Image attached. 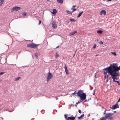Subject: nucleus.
<instances>
[{"label":"nucleus","mask_w":120,"mask_h":120,"mask_svg":"<svg viewBox=\"0 0 120 120\" xmlns=\"http://www.w3.org/2000/svg\"><path fill=\"white\" fill-rule=\"evenodd\" d=\"M113 69L110 67L108 68V73L109 74V75L111 76L112 78L113 79V82H116V81L115 80V77H116L118 75L117 73V71L120 70V66L118 67L117 66L116 68H115L114 66L113 67Z\"/></svg>","instance_id":"nucleus-1"},{"label":"nucleus","mask_w":120,"mask_h":120,"mask_svg":"<svg viewBox=\"0 0 120 120\" xmlns=\"http://www.w3.org/2000/svg\"><path fill=\"white\" fill-rule=\"evenodd\" d=\"M82 91L81 90H79L78 91L77 90L75 91V92L73 93L72 94L74 95L75 94H77V96L78 97H80L81 95Z\"/></svg>","instance_id":"nucleus-2"},{"label":"nucleus","mask_w":120,"mask_h":120,"mask_svg":"<svg viewBox=\"0 0 120 120\" xmlns=\"http://www.w3.org/2000/svg\"><path fill=\"white\" fill-rule=\"evenodd\" d=\"M53 77L52 74L49 72L47 74V81L48 82Z\"/></svg>","instance_id":"nucleus-3"},{"label":"nucleus","mask_w":120,"mask_h":120,"mask_svg":"<svg viewBox=\"0 0 120 120\" xmlns=\"http://www.w3.org/2000/svg\"><path fill=\"white\" fill-rule=\"evenodd\" d=\"M27 46L28 47L34 48H36L38 46L37 45L34 43L28 44L27 45Z\"/></svg>","instance_id":"nucleus-4"},{"label":"nucleus","mask_w":120,"mask_h":120,"mask_svg":"<svg viewBox=\"0 0 120 120\" xmlns=\"http://www.w3.org/2000/svg\"><path fill=\"white\" fill-rule=\"evenodd\" d=\"M80 97V99L81 100L83 101L86 99V94L84 93H82Z\"/></svg>","instance_id":"nucleus-5"},{"label":"nucleus","mask_w":120,"mask_h":120,"mask_svg":"<svg viewBox=\"0 0 120 120\" xmlns=\"http://www.w3.org/2000/svg\"><path fill=\"white\" fill-rule=\"evenodd\" d=\"M113 66H114V67L115 68H116L117 67V64H111V65L109 67H108L107 71H106L105 72H104V74L105 75L106 74H107V73H108V72H107L108 71V68H109L110 67H111L112 68V69H113Z\"/></svg>","instance_id":"nucleus-6"},{"label":"nucleus","mask_w":120,"mask_h":120,"mask_svg":"<svg viewBox=\"0 0 120 120\" xmlns=\"http://www.w3.org/2000/svg\"><path fill=\"white\" fill-rule=\"evenodd\" d=\"M20 8L18 7H14L12 8L11 10V11L12 12H13L15 10L16 11H18L20 9Z\"/></svg>","instance_id":"nucleus-7"},{"label":"nucleus","mask_w":120,"mask_h":120,"mask_svg":"<svg viewBox=\"0 0 120 120\" xmlns=\"http://www.w3.org/2000/svg\"><path fill=\"white\" fill-rule=\"evenodd\" d=\"M119 106L118 105L117 103L114 105H112L111 107H110L112 109H114L117 108H119Z\"/></svg>","instance_id":"nucleus-8"},{"label":"nucleus","mask_w":120,"mask_h":120,"mask_svg":"<svg viewBox=\"0 0 120 120\" xmlns=\"http://www.w3.org/2000/svg\"><path fill=\"white\" fill-rule=\"evenodd\" d=\"M114 114V113H107L105 115V116L107 118H108L109 117L112 116V115H113Z\"/></svg>","instance_id":"nucleus-9"},{"label":"nucleus","mask_w":120,"mask_h":120,"mask_svg":"<svg viewBox=\"0 0 120 120\" xmlns=\"http://www.w3.org/2000/svg\"><path fill=\"white\" fill-rule=\"evenodd\" d=\"M52 27L54 29H56V28L57 26L56 24V23L55 22H53L52 23Z\"/></svg>","instance_id":"nucleus-10"},{"label":"nucleus","mask_w":120,"mask_h":120,"mask_svg":"<svg viewBox=\"0 0 120 120\" xmlns=\"http://www.w3.org/2000/svg\"><path fill=\"white\" fill-rule=\"evenodd\" d=\"M106 14V11H105V10H102L101 11L100 13V15H102L104 14V15H105Z\"/></svg>","instance_id":"nucleus-11"},{"label":"nucleus","mask_w":120,"mask_h":120,"mask_svg":"<svg viewBox=\"0 0 120 120\" xmlns=\"http://www.w3.org/2000/svg\"><path fill=\"white\" fill-rule=\"evenodd\" d=\"M75 119V117L74 116H70L67 119V120H74Z\"/></svg>","instance_id":"nucleus-12"},{"label":"nucleus","mask_w":120,"mask_h":120,"mask_svg":"<svg viewBox=\"0 0 120 120\" xmlns=\"http://www.w3.org/2000/svg\"><path fill=\"white\" fill-rule=\"evenodd\" d=\"M76 7L75 5H73L72 6V7L71 8V9L73 11L72 12H73L76 10V9L75 8Z\"/></svg>","instance_id":"nucleus-13"},{"label":"nucleus","mask_w":120,"mask_h":120,"mask_svg":"<svg viewBox=\"0 0 120 120\" xmlns=\"http://www.w3.org/2000/svg\"><path fill=\"white\" fill-rule=\"evenodd\" d=\"M64 68L65 69V71L66 72V74H69V71L67 70V68L66 66H65L64 67Z\"/></svg>","instance_id":"nucleus-14"},{"label":"nucleus","mask_w":120,"mask_h":120,"mask_svg":"<svg viewBox=\"0 0 120 120\" xmlns=\"http://www.w3.org/2000/svg\"><path fill=\"white\" fill-rule=\"evenodd\" d=\"M77 31H75L72 32L70 33L69 34V35L70 36L73 35L77 33Z\"/></svg>","instance_id":"nucleus-15"},{"label":"nucleus","mask_w":120,"mask_h":120,"mask_svg":"<svg viewBox=\"0 0 120 120\" xmlns=\"http://www.w3.org/2000/svg\"><path fill=\"white\" fill-rule=\"evenodd\" d=\"M57 2L59 3L62 4L63 3V0H57Z\"/></svg>","instance_id":"nucleus-16"},{"label":"nucleus","mask_w":120,"mask_h":120,"mask_svg":"<svg viewBox=\"0 0 120 120\" xmlns=\"http://www.w3.org/2000/svg\"><path fill=\"white\" fill-rule=\"evenodd\" d=\"M53 11L52 13L54 14H55L57 12V11L56 9H53Z\"/></svg>","instance_id":"nucleus-17"},{"label":"nucleus","mask_w":120,"mask_h":120,"mask_svg":"<svg viewBox=\"0 0 120 120\" xmlns=\"http://www.w3.org/2000/svg\"><path fill=\"white\" fill-rule=\"evenodd\" d=\"M103 32V31L101 30H98L97 31V33H98L99 34H101Z\"/></svg>","instance_id":"nucleus-18"},{"label":"nucleus","mask_w":120,"mask_h":120,"mask_svg":"<svg viewBox=\"0 0 120 120\" xmlns=\"http://www.w3.org/2000/svg\"><path fill=\"white\" fill-rule=\"evenodd\" d=\"M0 6H1L2 4H3L4 2V0H0Z\"/></svg>","instance_id":"nucleus-19"},{"label":"nucleus","mask_w":120,"mask_h":120,"mask_svg":"<svg viewBox=\"0 0 120 120\" xmlns=\"http://www.w3.org/2000/svg\"><path fill=\"white\" fill-rule=\"evenodd\" d=\"M84 114H82V115H81L80 116L78 117V119H80V118H81L83 117L84 116Z\"/></svg>","instance_id":"nucleus-20"},{"label":"nucleus","mask_w":120,"mask_h":120,"mask_svg":"<svg viewBox=\"0 0 120 120\" xmlns=\"http://www.w3.org/2000/svg\"><path fill=\"white\" fill-rule=\"evenodd\" d=\"M83 13V11H82V12H80V13H79L78 15V16H77V17H79L81 15H82V14Z\"/></svg>","instance_id":"nucleus-21"},{"label":"nucleus","mask_w":120,"mask_h":120,"mask_svg":"<svg viewBox=\"0 0 120 120\" xmlns=\"http://www.w3.org/2000/svg\"><path fill=\"white\" fill-rule=\"evenodd\" d=\"M101 120H106L107 119V118L105 116V117H103L102 118H101Z\"/></svg>","instance_id":"nucleus-22"},{"label":"nucleus","mask_w":120,"mask_h":120,"mask_svg":"<svg viewBox=\"0 0 120 120\" xmlns=\"http://www.w3.org/2000/svg\"><path fill=\"white\" fill-rule=\"evenodd\" d=\"M113 119V117H112L110 116L108 118V119L109 120H112Z\"/></svg>","instance_id":"nucleus-23"},{"label":"nucleus","mask_w":120,"mask_h":120,"mask_svg":"<svg viewBox=\"0 0 120 120\" xmlns=\"http://www.w3.org/2000/svg\"><path fill=\"white\" fill-rule=\"evenodd\" d=\"M66 12L68 14H71L72 13V12H71L70 11H68V10H67L66 11Z\"/></svg>","instance_id":"nucleus-24"},{"label":"nucleus","mask_w":120,"mask_h":120,"mask_svg":"<svg viewBox=\"0 0 120 120\" xmlns=\"http://www.w3.org/2000/svg\"><path fill=\"white\" fill-rule=\"evenodd\" d=\"M70 20L71 22H75L76 21V20L71 19H70Z\"/></svg>","instance_id":"nucleus-25"},{"label":"nucleus","mask_w":120,"mask_h":120,"mask_svg":"<svg viewBox=\"0 0 120 120\" xmlns=\"http://www.w3.org/2000/svg\"><path fill=\"white\" fill-rule=\"evenodd\" d=\"M34 55L35 57L37 59H38V54L37 53H35L34 54Z\"/></svg>","instance_id":"nucleus-26"},{"label":"nucleus","mask_w":120,"mask_h":120,"mask_svg":"<svg viewBox=\"0 0 120 120\" xmlns=\"http://www.w3.org/2000/svg\"><path fill=\"white\" fill-rule=\"evenodd\" d=\"M21 78L20 77H18L17 78H16L15 79V81H17L20 79Z\"/></svg>","instance_id":"nucleus-27"},{"label":"nucleus","mask_w":120,"mask_h":120,"mask_svg":"<svg viewBox=\"0 0 120 120\" xmlns=\"http://www.w3.org/2000/svg\"><path fill=\"white\" fill-rule=\"evenodd\" d=\"M112 54L114 55L115 56H116V52H111Z\"/></svg>","instance_id":"nucleus-28"},{"label":"nucleus","mask_w":120,"mask_h":120,"mask_svg":"<svg viewBox=\"0 0 120 120\" xmlns=\"http://www.w3.org/2000/svg\"><path fill=\"white\" fill-rule=\"evenodd\" d=\"M67 115L66 114H65L64 115V116L65 119H66L67 120L68 118H67Z\"/></svg>","instance_id":"nucleus-29"},{"label":"nucleus","mask_w":120,"mask_h":120,"mask_svg":"<svg viewBox=\"0 0 120 120\" xmlns=\"http://www.w3.org/2000/svg\"><path fill=\"white\" fill-rule=\"evenodd\" d=\"M26 12H23L22 13V15L24 16L26 15Z\"/></svg>","instance_id":"nucleus-30"},{"label":"nucleus","mask_w":120,"mask_h":120,"mask_svg":"<svg viewBox=\"0 0 120 120\" xmlns=\"http://www.w3.org/2000/svg\"><path fill=\"white\" fill-rule=\"evenodd\" d=\"M59 56L58 54L56 53V58L58 57Z\"/></svg>","instance_id":"nucleus-31"},{"label":"nucleus","mask_w":120,"mask_h":120,"mask_svg":"<svg viewBox=\"0 0 120 120\" xmlns=\"http://www.w3.org/2000/svg\"><path fill=\"white\" fill-rule=\"evenodd\" d=\"M4 73V72H0V75L3 74Z\"/></svg>","instance_id":"nucleus-32"},{"label":"nucleus","mask_w":120,"mask_h":120,"mask_svg":"<svg viewBox=\"0 0 120 120\" xmlns=\"http://www.w3.org/2000/svg\"><path fill=\"white\" fill-rule=\"evenodd\" d=\"M100 44H103V42L102 41H100Z\"/></svg>","instance_id":"nucleus-33"},{"label":"nucleus","mask_w":120,"mask_h":120,"mask_svg":"<svg viewBox=\"0 0 120 120\" xmlns=\"http://www.w3.org/2000/svg\"><path fill=\"white\" fill-rule=\"evenodd\" d=\"M96 44H95L93 47V48L94 49H95L96 48Z\"/></svg>","instance_id":"nucleus-34"},{"label":"nucleus","mask_w":120,"mask_h":120,"mask_svg":"<svg viewBox=\"0 0 120 120\" xmlns=\"http://www.w3.org/2000/svg\"><path fill=\"white\" fill-rule=\"evenodd\" d=\"M116 82L119 85H120V84L119 83V81H116Z\"/></svg>","instance_id":"nucleus-35"},{"label":"nucleus","mask_w":120,"mask_h":120,"mask_svg":"<svg viewBox=\"0 0 120 120\" xmlns=\"http://www.w3.org/2000/svg\"><path fill=\"white\" fill-rule=\"evenodd\" d=\"M41 21L39 20V21L38 25H39L40 24H41Z\"/></svg>","instance_id":"nucleus-36"},{"label":"nucleus","mask_w":120,"mask_h":120,"mask_svg":"<svg viewBox=\"0 0 120 120\" xmlns=\"http://www.w3.org/2000/svg\"><path fill=\"white\" fill-rule=\"evenodd\" d=\"M107 110L106 109L105 111V112H104V114H105V115H106V111Z\"/></svg>","instance_id":"nucleus-37"},{"label":"nucleus","mask_w":120,"mask_h":120,"mask_svg":"<svg viewBox=\"0 0 120 120\" xmlns=\"http://www.w3.org/2000/svg\"><path fill=\"white\" fill-rule=\"evenodd\" d=\"M78 112H79L80 113L81 112V110L79 109Z\"/></svg>","instance_id":"nucleus-38"},{"label":"nucleus","mask_w":120,"mask_h":120,"mask_svg":"<svg viewBox=\"0 0 120 120\" xmlns=\"http://www.w3.org/2000/svg\"><path fill=\"white\" fill-rule=\"evenodd\" d=\"M107 69H108V68H105L104 70H106V71L107 70Z\"/></svg>","instance_id":"nucleus-39"},{"label":"nucleus","mask_w":120,"mask_h":120,"mask_svg":"<svg viewBox=\"0 0 120 120\" xmlns=\"http://www.w3.org/2000/svg\"><path fill=\"white\" fill-rule=\"evenodd\" d=\"M95 94V92H94H94L93 93V95H94Z\"/></svg>","instance_id":"nucleus-40"},{"label":"nucleus","mask_w":120,"mask_h":120,"mask_svg":"<svg viewBox=\"0 0 120 120\" xmlns=\"http://www.w3.org/2000/svg\"><path fill=\"white\" fill-rule=\"evenodd\" d=\"M116 111H114V113H116Z\"/></svg>","instance_id":"nucleus-41"},{"label":"nucleus","mask_w":120,"mask_h":120,"mask_svg":"<svg viewBox=\"0 0 120 120\" xmlns=\"http://www.w3.org/2000/svg\"><path fill=\"white\" fill-rule=\"evenodd\" d=\"M97 40L98 41H99V40L98 39H97Z\"/></svg>","instance_id":"nucleus-42"},{"label":"nucleus","mask_w":120,"mask_h":120,"mask_svg":"<svg viewBox=\"0 0 120 120\" xmlns=\"http://www.w3.org/2000/svg\"><path fill=\"white\" fill-rule=\"evenodd\" d=\"M112 0H108V1H111Z\"/></svg>","instance_id":"nucleus-43"},{"label":"nucleus","mask_w":120,"mask_h":120,"mask_svg":"<svg viewBox=\"0 0 120 120\" xmlns=\"http://www.w3.org/2000/svg\"><path fill=\"white\" fill-rule=\"evenodd\" d=\"M59 47V46H57V47H56V48H58V47Z\"/></svg>","instance_id":"nucleus-44"},{"label":"nucleus","mask_w":120,"mask_h":120,"mask_svg":"<svg viewBox=\"0 0 120 120\" xmlns=\"http://www.w3.org/2000/svg\"><path fill=\"white\" fill-rule=\"evenodd\" d=\"M115 79H117V78H116V77H115Z\"/></svg>","instance_id":"nucleus-45"},{"label":"nucleus","mask_w":120,"mask_h":120,"mask_svg":"<svg viewBox=\"0 0 120 120\" xmlns=\"http://www.w3.org/2000/svg\"><path fill=\"white\" fill-rule=\"evenodd\" d=\"M98 56V55H95V56Z\"/></svg>","instance_id":"nucleus-46"},{"label":"nucleus","mask_w":120,"mask_h":120,"mask_svg":"<svg viewBox=\"0 0 120 120\" xmlns=\"http://www.w3.org/2000/svg\"><path fill=\"white\" fill-rule=\"evenodd\" d=\"M72 105H70V106H72Z\"/></svg>","instance_id":"nucleus-47"},{"label":"nucleus","mask_w":120,"mask_h":120,"mask_svg":"<svg viewBox=\"0 0 120 120\" xmlns=\"http://www.w3.org/2000/svg\"><path fill=\"white\" fill-rule=\"evenodd\" d=\"M100 120H101V119H100Z\"/></svg>","instance_id":"nucleus-48"},{"label":"nucleus","mask_w":120,"mask_h":120,"mask_svg":"<svg viewBox=\"0 0 120 120\" xmlns=\"http://www.w3.org/2000/svg\"><path fill=\"white\" fill-rule=\"evenodd\" d=\"M49 0H47V1H49Z\"/></svg>","instance_id":"nucleus-49"},{"label":"nucleus","mask_w":120,"mask_h":120,"mask_svg":"<svg viewBox=\"0 0 120 120\" xmlns=\"http://www.w3.org/2000/svg\"><path fill=\"white\" fill-rule=\"evenodd\" d=\"M79 102H78V103H77V104H78V103H79Z\"/></svg>","instance_id":"nucleus-50"}]
</instances>
